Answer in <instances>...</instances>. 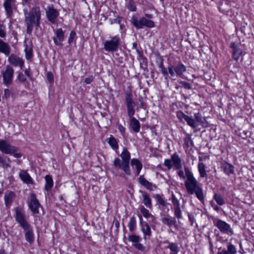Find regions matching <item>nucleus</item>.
<instances>
[{
	"mask_svg": "<svg viewBox=\"0 0 254 254\" xmlns=\"http://www.w3.org/2000/svg\"><path fill=\"white\" fill-rule=\"evenodd\" d=\"M24 14V21L26 25V33L29 35H31L33 27L36 28L40 27L41 17V11L39 6L34 5L29 8L25 7L23 9Z\"/></svg>",
	"mask_w": 254,
	"mask_h": 254,
	"instance_id": "nucleus-1",
	"label": "nucleus"
},
{
	"mask_svg": "<svg viewBox=\"0 0 254 254\" xmlns=\"http://www.w3.org/2000/svg\"><path fill=\"white\" fill-rule=\"evenodd\" d=\"M184 170L186 176L185 186L188 194L189 195L195 194L197 199L201 202H203L204 195L202 187L188 167H185Z\"/></svg>",
	"mask_w": 254,
	"mask_h": 254,
	"instance_id": "nucleus-2",
	"label": "nucleus"
},
{
	"mask_svg": "<svg viewBox=\"0 0 254 254\" xmlns=\"http://www.w3.org/2000/svg\"><path fill=\"white\" fill-rule=\"evenodd\" d=\"M15 218L16 222L23 229L25 240L29 244L34 242V235L33 229L27 222L24 212L20 207H17L15 211Z\"/></svg>",
	"mask_w": 254,
	"mask_h": 254,
	"instance_id": "nucleus-3",
	"label": "nucleus"
},
{
	"mask_svg": "<svg viewBox=\"0 0 254 254\" xmlns=\"http://www.w3.org/2000/svg\"><path fill=\"white\" fill-rule=\"evenodd\" d=\"M120 157L122 160L119 158H116L114 161L113 164L115 168L117 170L121 169L126 174L130 175L131 172L129 164L130 154L126 148H123Z\"/></svg>",
	"mask_w": 254,
	"mask_h": 254,
	"instance_id": "nucleus-4",
	"label": "nucleus"
},
{
	"mask_svg": "<svg viewBox=\"0 0 254 254\" xmlns=\"http://www.w3.org/2000/svg\"><path fill=\"white\" fill-rule=\"evenodd\" d=\"M121 39L116 35L110 37L104 42V48L107 52H115L118 50L120 44Z\"/></svg>",
	"mask_w": 254,
	"mask_h": 254,
	"instance_id": "nucleus-5",
	"label": "nucleus"
},
{
	"mask_svg": "<svg viewBox=\"0 0 254 254\" xmlns=\"http://www.w3.org/2000/svg\"><path fill=\"white\" fill-rule=\"evenodd\" d=\"M3 79V83L7 86L11 84L13 76L14 69L10 65H6L5 68L1 71Z\"/></svg>",
	"mask_w": 254,
	"mask_h": 254,
	"instance_id": "nucleus-6",
	"label": "nucleus"
},
{
	"mask_svg": "<svg viewBox=\"0 0 254 254\" xmlns=\"http://www.w3.org/2000/svg\"><path fill=\"white\" fill-rule=\"evenodd\" d=\"M214 225L223 234L228 236H232L234 234L233 230L230 225L224 221L220 219L216 220L214 221Z\"/></svg>",
	"mask_w": 254,
	"mask_h": 254,
	"instance_id": "nucleus-7",
	"label": "nucleus"
},
{
	"mask_svg": "<svg viewBox=\"0 0 254 254\" xmlns=\"http://www.w3.org/2000/svg\"><path fill=\"white\" fill-rule=\"evenodd\" d=\"M141 240L142 238L140 236L135 234L129 235L128 237V240L132 243V245L135 249L141 252H146V247L140 243Z\"/></svg>",
	"mask_w": 254,
	"mask_h": 254,
	"instance_id": "nucleus-8",
	"label": "nucleus"
},
{
	"mask_svg": "<svg viewBox=\"0 0 254 254\" xmlns=\"http://www.w3.org/2000/svg\"><path fill=\"white\" fill-rule=\"evenodd\" d=\"M18 148L11 145L5 140L0 139V151L5 154H12L17 152Z\"/></svg>",
	"mask_w": 254,
	"mask_h": 254,
	"instance_id": "nucleus-9",
	"label": "nucleus"
},
{
	"mask_svg": "<svg viewBox=\"0 0 254 254\" xmlns=\"http://www.w3.org/2000/svg\"><path fill=\"white\" fill-rule=\"evenodd\" d=\"M126 101L127 108V115L129 118L132 117L135 113V103L132 99L130 92L126 93Z\"/></svg>",
	"mask_w": 254,
	"mask_h": 254,
	"instance_id": "nucleus-10",
	"label": "nucleus"
},
{
	"mask_svg": "<svg viewBox=\"0 0 254 254\" xmlns=\"http://www.w3.org/2000/svg\"><path fill=\"white\" fill-rule=\"evenodd\" d=\"M230 48L232 49V56L234 60L238 61L240 57L242 58L245 55V53L240 48V45L235 42H232L230 44Z\"/></svg>",
	"mask_w": 254,
	"mask_h": 254,
	"instance_id": "nucleus-11",
	"label": "nucleus"
},
{
	"mask_svg": "<svg viewBox=\"0 0 254 254\" xmlns=\"http://www.w3.org/2000/svg\"><path fill=\"white\" fill-rule=\"evenodd\" d=\"M171 200L173 206L172 209L174 211V215L177 219H180L182 218V215L179 200L174 194L172 195Z\"/></svg>",
	"mask_w": 254,
	"mask_h": 254,
	"instance_id": "nucleus-12",
	"label": "nucleus"
},
{
	"mask_svg": "<svg viewBox=\"0 0 254 254\" xmlns=\"http://www.w3.org/2000/svg\"><path fill=\"white\" fill-rule=\"evenodd\" d=\"M30 197V200L28 202L29 208L34 214H37L39 213V209L41 205L38 200L36 198L35 194L31 193Z\"/></svg>",
	"mask_w": 254,
	"mask_h": 254,
	"instance_id": "nucleus-13",
	"label": "nucleus"
},
{
	"mask_svg": "<svg viewBox=\"0 0 254 254\" xmlns=\"http://www.w3.org/2000/svg\"><path fill=\"white\" fill-rule=\"evenodd\" d=\"M47 19L51 23L55 24L56 22L57 17L59 15L58 11L55 9L53 6H49L46 12Z\"/></svg>",
	"mask_w": 254,
	"mask_h": 254,
	"instance_id": "nucleus-14",
	"label": "nucleus"
},
{
	"mask_svg": "<svg viewBox=\"0 0 254 254\" xmlns=\"http://www.w3.org/2000/svg\"><path fill=\"white\" fill-rule=\"evenodd\" d=\"M177 116L179 120L182 121L184 120L190 127L193 128L197 127V125L193 118L185 115L183 112L180 111L177 112Z\"/></svg>",
	"mask_w": 254,
	"mask_h": 254,
	"instance_id": "nucleus-15",
	"label": "nucleus"
},
{
	"mask_svg": "<svg viewBox=\"0 0 254 254\" xmlns=\"http://www.w3.org/2000/svg\"><path fill=\"white\" fill-rule=\"evenodd\" d=\"M3 6L6 14L10 16L12 14L13 9L16 7V1L15 0H4Z\"/></svg>",
	"mask_w": 254,
	"mask_h": 254,
	"instance_id": "nucleus-16",
	"label": "nucleus"
},
{
	"mask_svg": "<svg viewBox=\"0 0 254 254\" xmlns=\"http://www.w3.org/2000/svg\"><path fill=\"white\" fill-rule=\"evenodd\" d=\"M8 61L13 66H19L21 69H22L24 65V61L22 59L12 54L9 57Z\"/></svg>",
	"mask_w": 254,
	"mask_h": 254,
	"instance_id": "nucleus-17",
	"label": "nucleus"
},
{
	"mask_svg": "<svg viewBox=\"0 0 254 254\" xmlns=\"http://www.w3.org/2000/svg\"><path fill=\"white\" fill-rule=\"evenodd\" d=\"M56 36L53 37L54 43L58 46H61L62 42L64 39V33L62 28L58 29L56 32Z\"/></svg>",
	"mask_w": 254,
	"mask_h": 254,
	"instance_id": "nucleus-18",
	"label": "nucleus"
},
{
	"mask_svg": "<svg viewBox=\"0 0 254 254\" xmlns=\"http://www.w3.org/2000/svg\"><path fill=\"white\" fill-rule=\"evenodd\" d=\"M19 175L24 183H25L27 185H33L34 184L32 178L26 171L20 170Z\"/></svg>",
	"mask_w": 254,
	"mask_h": 254,
	"instance_id": "nucleus-19",
	"label": "nucleus"
},
{
	"mask_svg": "<svg viewBox=\"0 0 254 254\" xmlns=\"http://www.w3.org/2000/svg\"><path fill=\"white\" fill-rule=\"evenodd\" d=\"M141 230L143 235V239L145 240L149 239L152 235L151 227L149 224L144 222L141 225Z\"/></svg>",
	"mask_w": 254,
	"mask_h": 254,
	"instance_id": "nucleus-20",
	"label": "nucleus"
},
{
	"mask_svg": "<svg viewBox=\"0 0 254 254\" xmlns=\"http://www.w3.org/2000/svg\"><path fill=\"white\" fill-rule=\"evenodd\" d=\"M11 161L9 158L4 155H0V166L3 169L11 167Z\"/></svg>",
	"mask_w": 254,
	"mask_h": 254,
	"instance_id": "nucleus-21",
	"label": "nucleus"
},
{
	"mask_svg": "<svg viewBox=\"0 0 254 254\" xmlns=\"http://www.w3.org/2000/svg\"><path fill=\"white\" fill-rule=\"evenodd\" d=\"M45 184L44 189L48 192L51 190L54 185L53 178L51 176L47 175L45 177Z\"/></svg>",
	"mask_w": 254,
	"mask_h": 254,
	"instance_id": "nucleus-22",
	"label": "nucleus"
},
{
	"mask_svg": "<svg viewBox=\"0 0 254 254\" xmlns=\"http://www.w3.org/2000/svg\"><path fill=\"white\" fill-rule=\"evenodd\" d=\"M194 119L195 124L197 125V123L200 124L202 126L206 127L207 123L204 117H202L201 114L199 113H195L194 114Z\"/></svg>",
	"mask_w": 254,
	"mask_h": 254,
	"instance_id": "nucleus-23",
	"label": "nucleus"
},
{
	"mask_svg": "<svg viewBox=\"0 0 254 254\" xmlns=\"http://www.w3.org/2000/svg\"><path fill=\"white\" fill-rule=\"evenodd\" d=\"M171 160L174 167L176 169H179L182 168L181 160L179 155L174 153L171 156Z\"/></svg>",
	"mask_w": 254,
	"mask_h": 254,
	"instance_id": "nucleus-24",
	"label": "nucleus"
},
{
	"mask_svg": "<svg viewBox=\"0 0 254 254\" xmlns=\"http://www.w3.org/2000/svg\"><path fill=\"white\" fill-rule=\"evenodd\" d=\"M186 66L182 63L178 64L175 67L174 70L177 75L183 77L184 73L186 71Z\"/></svg>",
	"mask_w": 254,
	"mask_h": 254,
	"instance_id": "nucleus-25",
	"label": "nucleus"
},
{
	"mask_svg": "<svg viewBox=\"0 0 254 254\" xmlns=\"http://www.w3.org/2000/svg\"><path fill=\"white\" fill-rule=\"evenodd\" d=\"M0 52L3 53L6 56L9 55L10 53L9 45L2 40H0Z\"/></svg>",
	"mask_w": 254,
	"mask_h": 254,
	"instance_id": "nucleus-26",
	"label": "nucleus"
},
{
	"mask_svg": "<svg viewBox=\"0 0 254 254\" xmlns=\"http://www.w3.org/2000/svg\"><path fill=\"white\" fill-rule=\"evenodd\" d=\"M221 168L224 172L227 175H230L234 173V166L227 162L222 163Z\"/></svg>",
	"mask_w": 254,
	"mask_h": 254,
	"instance_id": "nucleus-27",
	"label": "nucleus"
},
{
	"mask_svg": "<svg viewBox=\"0 0 254 254\" xmlns=\"http://www.w3.org/2000/svg\"><path fill=\"white\" fill-rule=\"evenodd\" d=\"M138 182L141 185L150 190H152L153 188H155V186H153L151 183L146 180L143 176H140L138 178Z\"/></svg>",
	"mask_w": 254,
	"mask_h": 254,
	"instance_id": "nucleus-28",
	"label": "nucleus"
},
{
	"mask_svg": "<svg viewBox=\"0 0 254 254\" xmlns=\"http://www.w3.org/2000/svg\"><path fill=\"white\" fill-rule=\"evenodd\" d=\"M130 127L133 130L137 133L140 131V125L139 121L134 117L130 118Z\"/></svg>",
	"mask_w": 254,
	"mask_h": 254,
	"instance_id": "nucleus-29",
	"label": "nucleus"
},
{
	"mask_svg": "<svg viewBox=\"0 0 254 254\" xmlns=\"http://www.w3.org/2000/svg\"><path fill=\"white\" fill-rule=\"evenodd\" d=\"M237 250L235 246L230 243L227 246V250L218 252L217 254H236Z\"/></svg>",
	"mask_w": 254,
	"mask_h": 254,
	"instance_id": "nucleus-30",
	"label": "nucleus"
},
{
	"mask_svg": "<svg viewBox=\"0 0 254 254\" xmlns=\"http://www.w3.org/2000/svg\"><path fill=\"white\" fill-rule=\"evenodd\" d=\"M15 196L13 191H7L4 194V201L6 205H10Z\"/></svg>",
	"mask_w": 254,
	"mask_h": 254,
	"instance_id": "nucleus-31",
	"label": "nucleus"
},
{
	"mask_svg": "<svg viewBox=\"0 0 254 254\" xmlns=\"http://www.w3.org/2000/svg\"><path fill=\"white\" fill-rule=\"evenodd\" d=\"M130 164L132 167H135L136 174L138 175L142 168V164L141 162L136 158H133L131 160Z\"/></svg>",
	"mask_w": 254,
	"mask_h": 254,
	"instance_id": "nucleus-32",
	"label": "nucleus"
},
{
	"mask_svg": "<svg viewBox=\"0 0 254 254\" xmlns=\"http://www.w3.org/2000/svg\"><path fill=\"white\" fill-rule=\"evenodd\" d=\"M140 210L143 216L147 218L150 219L152 222H153L155 220V217L152 215L149 211L146 209L144 206H141L140 207Z\"/></svg>",
	"mask_w": 254,
	"mask_h": 254,
	"instance_id": "nucleus-33",
	"label": "nucleus"
},
{
	"mask_svg": "<svg viewBox=\"0 0 254 254\" xmlns=\"http://www.w3.org/2000/svg\"><path fill=\"white\" fill-rule=\"evenodd\" d=\"M132 24L137 29L143 28V17L138 19L137 17L133 16L131 18Z\"/></svg>",
	"mask_w": 254,
	"mask_h": 254,
	"instance_id": "nucleus-34",
	"label": "nucleus"
},
{
	"mask_svg": "<svg viewBox=\"0 0 254 254\" xmlns=\"http://www.w3.org/2000/svg\"><path fill=\"white\" fill-rule=\"evenodd\" d=\"M32 45L30 42L29 44L25 43V56L27 60H29L32 57Z\"/></svg>",
	"mask_w": 254,
	"mask_h": 254,
	"instance_id": "nucleus-35",
	"label": "nucleus"
},
{
	"mask_svg": "<svg viewBox=\"0 0 254 254\" xmlns=\"http://www.w3.org/2000/svg\"><path fill=\"white\" fill-rule=\"evenodd\" d=\"M200 160V159H199V160ZM198 170L201 178H205L207 176V174L205 171V165L203 163L200 162V161L198 164Z\"/></svg>",
	"mask_w": 254,
	"mask_h": 254,
	"instance_id": "nucleus-36",
	"label": "nucleus"
},
{
	"mask_svg": "<svg viewBox=\"0 0 254 254\" xmlns=\"http://www.w3.org/2000/svg\"><path fill=\"white\" fill-rule=\"evenodd\" d=\"M143 200L142 202L149 209L152 208L151 200L149 196L146 193L142 194Z\"/></svg>",
	"mask_w": 254,
	"mask_h": 254,
	"instance_id": "nucleus-37",
	"label": "nucleus"
},
{
	"mask_svg": "<svg viewBox=\"0 0 254 254\" xmlns=\"http://www.w3.org/2000/svg\"><path fill=\"white\" fill-rule=\"evenodd\" d=\"M161 221L164 224L167 225L169 227L175 225L177 223L175 218L164 217L162 218Z\"/></svg>",
	"mask_w": 254,
	"mask_h": 254,
	"instance_id": "nucleus-38",
	"label": "nucleus"
},
{
	"mask_svg": "<svg viewBox=\"0 0 254 254\" xmlns=\"http://www.w3.org/2000/svg\"><path fill=\"white\" fill-rule=\"evenodd\" d=\"M108 143L110 145V146L115 150L118 149L119 146H118V143L117 141V140L115 139L114 137L113 136H111L108 141Z\"/></svg>",
	"mask_w": 254,
	"mask_h": 254,
	"instance_id": "nucleus-39",
	"label": "nucleus"
},
{
	"mask_svg": "<svg viewBox=\"0 0 254 254\" xmlns=\"http://www.w3.org/2000/svg\"><path fill=\"white\" fill-rule=\"evenodd\" d=\"M128 226L130 232H133L136 229V221L134 216H132L130 218Z\"/></svg>",
	"mask_w": 254,
	"mask_h": 254,
	"instance_id": "nucleus-40",
	"label": "nucleus"
},
{
	"mask_svg": "<svg viewBox=\"0 0 254 254\" xmlns=\"http://www.w3.org/2000/svg\"><path fill=\"white\" fill-rule=\"evenodd\" d=\"M155 198L157 202L159 203L162 206L166 207L168 205V203L165 201V199L159 194L155 195Z\"/></svg>",
	"mask_w": 254,
	"mask_h": 254,
	"instance_id": "nucleus-41",
	"label": "nucleus"
},
{
	"mask_svg": "<svg viewBox=\"0 0 254 254\" xmlns=\"http://www.w3.org/2000/svg\"><path fill=\"white\" fill-rule=\"evenodd\" d=\"M168 248H169L171 251L170 254H178L179 252V248L176 244L170 243L168 246Z\"/></svg>",
	"mask_w": 254,
	"mask_h": 254,
	"instance_id": "nucleus-42",
	"label": "nucleus"
},
{
	"mask_svg": "<svg viewBox=\"0 0 254 254\" xmlns=\"http://www.w3.org/2000/svg\"><path fill=\"white\" fill-rule=\"evenodd\" d=\"M193 145V142L190 136L187 134L184 138V146L187 148H189Z\"/></svg>",
	"mask_w": 254,
	"mask_h": 254,
	"instance_id": "nucleus-43",
	"label": "nucleus"
},
{
	"mask_svg": "<svg viewBox=\"0 0 254 254\" xmlns=\"http://www.w3.org/2000/svg\"><path fill=\"white\" fill-rule=\"evenodd\" d=\"M146 26L149 28H152L155 26L154 22L143 17V27Z\"/></svg>",
	"mask_w": 254,
	"mask_h": 254,
	"instance_id": "nucleus-44",
	"label": "nucleus"
},
{
	"mask_svg": "<svg viewBox=\"0 0 254 254\" xmlns=\"http://www.w3.org/2000/svg\"><path fill=\"white\" fill-rule=\"evenodd\" d=\"M213 198L219 205H222L224 204V200L221 195L215 193L214 195Z\"/></svg>",
	"mask_w": 254,
	"mask_h": 254,
	"instance_id": "nucleus-45",
	"label": "nucleus"
},
{
	"mask_svg": "<svg viewBox=\"0 0 254 254\" xmlns=\"http://www.w3.org/2000/svg\"><path fill=\"white\" fill-rule=\"evenodd\" d=\"M127 8L131 11H135L136 7L133 0H129L127 5Z\"/></svg>",
	"mask_w": 254,
	"mask_h": 254,
	"instance_id": "nucleus-46",
	"label": "nucleus"
},
{
	"mask_svg": "<svg viewBox=\"0 0 254 254\" xmlns=\"http://www.w3.org/2000/svg\"><path fill=\"white\" fill-rule=\"evenodd\" d=\"M6 36L5 27L3 24H0V37L4 38Z\"/></svg>",
	"mask_w": 254,
	"mask_h": 254,
	"instance_id": "nucleus-47",
	"label": "nucleus"
},
{
	"mask_svg": "<svg viewBox=\"0 0 254 254\" xmlns=\"http://www.w3.org/2000/svg\"><path fill=\"white\" fill-rule=\"evenodd\" d=\"M159 67L160 69L161 72L162 73V74L164 75H168V72L167 69L164 66L163 62H161L160 63V64L159 65Z\"/></svg>",
	"mask_w": 254,
	"mask_h": 254,
	"instance_id": "nucleus-48",
	"label": "nucleus"
},
{
	"mask_svg": "<svg viewBox=\"0 0 254 254\" xmlns=\"http://www.w3.org/2000/svg\"><path fill=\"white\" fill-rule=\"evenodd\" d=\"M164 165L166 166L169 170L172 168V160L171 159H165L164 161Z\"/></svg>",
	"mask_w": 254,
	"mask_h": 254,
	"instance_id": "nucleus-49",
	"label": "nucleus"
},
{
	"mask_svg": "<svg viewBox=\"0 0 254 254\" xmlns=\"http://www.w3.org/2000/svg\"><path fill=\"white\" fill-rule=\"evenodd\" d=\"M75 35L76 34L75 32L73 31L70 32L68 40V42L69 44H70L73 42L75 38Z\"/></svg>",
	"mask_w": 254,
	"mask_h": 254,
	"instance_id": "nucleus-50",
	"label": "nucleus"
},
{
	"mask_svg": "<svg viewBox=\"0 0 254 254\" xmlns=\"http://www.w3.org/2000/svg\"><path fill=\"white\" fill-rule=\"evenodd\" d=\"M180 83L186 89H190L191 88V85L189 83L186 81H181Z\"/></svg>",
	"mask_w": 254,
	"mask_h": 254,
	"instance_id": "nucleus-51",
	"label": "nucleus"
},
{
	"mask_svg": "<svg viewBox=\"0 0 254 254\" xmlns=\"http://www.w3.org/2000/svg\"><path fill=\"white\" fill-rule=\"evenodd\" d=\"M168 68L169 73L170 74L171 76H174L175 75V71L174 70V68L173 66V65L169 66Z\"/></svg>",
	"mask_w": 254,
	"mask_h": 254,
	"instance_id": "nucleus-52",
	"label": "nucleus"
},
{
	"mask_svg": "<svg viewBox=\"0 0 254 254\" xmlns=\"http://www.w3.org/2000/svg\"><path fill=\"white\" fill-rule=\"evenodd\" d=\"M17 78L21 82H24L26 80L25 75L21 73L18 74Z\"/></svg>",
	"mask_w": 254,
	"mask_h": 254,
	"instance_id": "nucleus-53",
	"label": "nucleus"
},
{
	"mask_svg": "<svg viewBox=\"0 0 254 254\" xmlns=\"http://www.w3.org/2000/svg\"><path fill=\"white\" fill-rule=\"evenodd\" d=\"M138 101L140 103V106L142 108H145V103L143 101V98L142 97H139L138 99Z\"/></svg>",
	"mask_w": 254,
	"mask_h": 254,
	"instance_id": "nucleus-54",
	"label": "nucleus"
},
{
	"mask_svg": "<svg viewBox=\"0 0 254 254\" xmlns=\"http://www.w3.org/2000/svg\"><path fill=\"white\" fill-rule=\"evenodd\" d=\"M93 78L92 76H88L84 79V83L86 84L91 83L93 81Z\"/></svg>",
	"mask_w": 254,
	"mask_h": 254,
	"instance_id": "nucleus-55",
	"label": "nucleus"
},
{
	"mask_svg": "<svg viewBox=\"0 0 254 254\" xmlns=\"http://www.w3.org/2000/svg\"><path fill=\"white\" fill-rule=\"evenodd\" d=\"M47 79L49 82H51L53 81L54 77H53V74L51 72H48L47 74Z\"/></svg>",
	"mask_w": 254,
	"mask_h": 254,
	"instance_id": "nucleus-56",
	"label": "nucleus"
},
{
	"mask_svg": "<svg viewBox=\"0 0 254 254\" xmlns=\"http://www.w3.org/2000/svg\"><path fill=\"white\" fill-rule=\"evenodd\" d=\"M178 176L180 177V178L182 179H184L185 178L186 174H184V172L182 170H180L178 172Z\"/></svg>",
	"mask_w": 254,
	"mask_h": 254,
	"instance_id": "nucleus-57",
	"label": "nucleus"
},
{
	"mask_svg": "<svg viewBox=\"0 0 254 254\" xmlns=\"http://www.w3.org/2000/svg\"><path fill=\"white\" fill-rule=\"evenodd\" d=\"M188 217H189V219L192 225L195 220L194 216L192 214H189Z\"/></svg>",
	"mask_w": 254,
	"mask_h": 254,
	"instance_id": "nucleus-58",
	"label": "nucleus"
},
{
	"mask_svg": "<svg viewBox=\"0 0 254 254\" xmlns=\"http://www.w3.org/2000/svg\"><path fill=\"white\" fill-rule=\"evenodd\" d=\"M118 129L120 131V132L123 134L125 132V130H126V129L123 126H122L121 125H118Z\"/></svg>",
	"mask_w": 254,
	"mask_h": 254,
	"instance_id": "nucleus-59",
	"label": "nucleus"
},
{
	"mask_svg": "<svg viewBox=\"0 0 254 254\" xmlns=\"http://www.w3.org/2000/svg\"><path fill=\"white\" fill-rule=\"evenodd\" d=\"M10 90L8 89H5L4 90V96L7 98H8L10 96Z\"/></svg>",
	"mask_w": 254,
	"mask_h": 254,
	"instance_id": "nucleus-60",
	"label": "nucleus"
},
{
	"mask_svg": "<svg viewBox=\"0 0 254 254\" xmlns=\"http://www.w3.org/2000/svg\"><path fill=\"white\" fill-rule=\"evenodd\" d=\"M14 157L19 158L22 157V154L20 152H15L12 154Z\"/></svg>",
	"mask_w": 254,
	"mask_h": 254,
	"instance_id": "nucleus-61",
	"label": "nucleus"
},
{
	"mask_svg": "<svg viewBox=\"0 0 254 254\" xmlns=\"http://www.w3.org/2000/svg\"><path fill=\"white\" fill-rule=\"evenodd\" d=\"M115 226L118 228L120 226V223L118 221H116L114 222Z\"/></svg>",
	"mask_w": 254,
	"mask_h": 254,
	"instance_id": "nucleus-62",
	"label": "nucleus"
},
{
	"mask_svg": "<svg viewBox=\"0 0 254 254\" xmlns=\"http://www.w3.org/2000/svg\"><path fill=\"white\" fill-rule=\"evenodd\" d=\"M145 16L149 18H151L152 17V15L150 14H145Z\"/></svg>",
	"mask_w": 254,
	"mask_h": 254,
	"instance_id": "nucleus-63",
	"label": "nucleus"
},
{
	"mask_svg": "<svg viewBox=\"0 0 254 254\" xmlns=\"http://www.w3.org/2000/svg\"><path fill=\"white\" fill-rule=\"evenodd\" d=\"M25 74L27 75L28 76H30V74H29V71L27 70H26L25 71Z\"/></svg>",
	"mask_w": 254,
	"mask_h": 254,
	"instance_id": "nucleus-64",
	"label": "nucleus"
}]
</instances>
